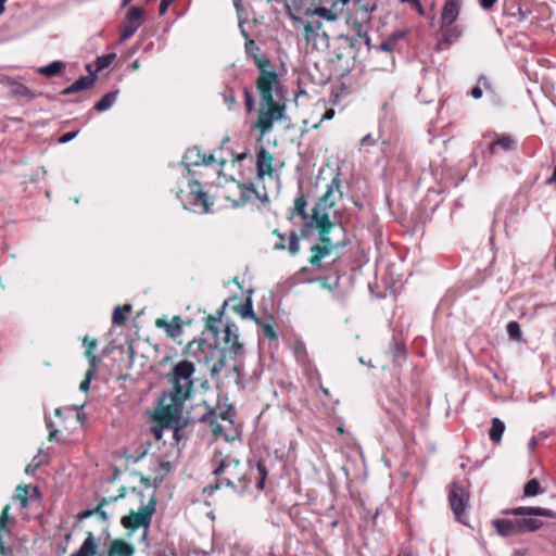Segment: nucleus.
<instances>
[{"mask_svg":"<svg viewBox=\"0 0 556 556\" xmlns=\"http://www.w3.org/2000/svg\"><path fill=\"white\" fill-rule=\"evenodd\" d=\"M155 513V501L151 498L147 505L139 508L138 511H130L129 515L124 516L121 523L124 528L129 530L144 529V535L151 525L152 516Z\"/></svg>","mask_w":556,"mask_h":556,"instance_id":"nucleus-9","label":"nucleus"},{"mask_svg":"<svg viewBox=\"0 0 556 556\" xmlns=\"http://www.w3.org/2000/svg\"><path fill=\"white\" fill-rule=\"evenodd\" d=\"M46 424H47V427L50 429L49 437H48L49 441L55 440V438L59 433V430L53 429V422L51 419L46 418Z\"/></svg>","mask_w":556,"mask_h":556,"instance_id":"nucleus-49","label":"nucleus"},{"mask_svg":"<svg viewBox=\"0 0 556 556\" xmlns=\"http://www.w3.org/2000/svg\"><path fill=\"white\" fill-rule=\"evenodd\" d=\"M123 496H124V494H121L118 496H113V497H104L101 500V502L99 503V505L96 508L81 511L78 514L77 517L79 520H84L91 516H97L103 523H105L108 521V514H106V511H104L102 509L103 506H105L112 502H115L118 497H123Z\"/></svg>","mask_w":556,"mask_h":556,"instance_id":"nucleus-18","label":"nucleus"},{"mask_svg":"<svg viewBox=\"0 0 556 556\" xmlns=\"http://www.w3.org/2000/svg\"><path fill=\"white\" fill-rule=\"evenodd\" d=\"M497 0H480V5L484 10H491Z\"/></svg>","mask_w":556,"mask_h":556,"instance_id":"nucleus-53","label":"nucleus"},{"mask_svg":"<svg viewBox=\"0 0 556 556\" xmlns=\"http://www.w3.org/2000/svg\"><path fill=\"white\" fill-rule=\"evenodd\" d=\"M516 147V141L514 138L509 135H501L497 137L496 140L490 143L489 151L491 154H495L497 151V148L502 149L503 151H510L514 150Z\"/></svg>","mask_w":556,"mask_h":556,"instance_id":"nucleus-24","label":"nucleus"},{"mask_svg":"<svg viewBox=\"0 0 556 556\" xmlns=\"http://www.w3.org/2000/svg\"><path fill=\"white\" fill-rule=\"evenodd\" d=\"M130 311L131 305L129 304H126L124 306H116L112 315V323L117 326L124 325L127 320L125 313H129Z\"/></svg>","mask_w":556,"mask_h":556,"instance_id":"nucleus-34","label":"nucleus"},{"mask_svg":"<svg viewBox=\"0 0 556 556\" xmlns=\"http://www.w3.org/2000/svg\"><path fill=\"white\" fill-rule=\"evenodd\" d=\"M506 329H507V333H508V337L510 340L517 341V342H521L523 340L520 325L517 321H515V320L509 321L507 324Z\"/></svg>","mask_w":556,"mask_h":556,"instance_id":"nucleus-38","label":"nucleus"},{"mask_svg":"<svg viewBox=\"0 0 556 556\" xmlns=\"http://www.w3.org/2000/svg\"><path fill=\"white\" fill-rule=\"evenodd\" d=\"M274 233L279 237V241L274 244L275 250H285L286 243H285V236L278 232V230H274Z\"/></svg>","mask_w":556,"mask_h":556,"instance_id":"nucleus-51","label":"nucleus"},{"mask_svg":"<svg viewBox=\"0 0 556 556\" xmlns=\"http://www.w3.org/2000/svg\"><path fill=\"white\" fill-rule=\"evenodd\" d=\"M98 545L92 532H87V536L80 547L71 556H94L97 554Z\"/></svg>","mask_w":556,"mask_h":556,"instance_id":"nucleus-23","label":"nucleus"},{"mask_svg":"<svg viewBox=\"0 0 556 556\" xmlns=\"http://www.w3.org/2000/svg\"><path fill=\"white\" fill-rule=\"evenodd\" d=\"M240 29H241V34H242V36L248 40V39H249V34H248V31L243 28L242 23H240Z\"/></svg>","mask_w":556,"mask_h":556,"instance_id":"nucleus-62","label":"nucleus"},{"mask_svg":"<svg viewBox=\"0 0 556 556\" xmlns=\"http://www.w3.org/2000/svg\"><path fill=\"white\" fill-rule=\"evenodd\" d=\"M64 68V63L61 61H53L52 63L41 66L38 68V73L47 77H53L59 75Z\"/></svg>","mask_w":556,"mask_h":556,"instance_id":"nucleus-32","label":"nucleus"},{"mask_svg":"<svg viewBox=\"0 0 556 556\" xmlns=\"http://www.w3.org/2000/svg\"><path fill=\"white\" fill-rule=\"evenodd\" d=\"M184 354L199 363L211 365V378L216 382L223 369L227 367V359L230 358L227 349H219L202 338L190 341L184 349Z\"/></svg>","mask_w":556,"mask_h":556,"instance_id":"nucleus-4","label":"nucleus"},{"mask_svg":"<svg viewBox=\"0 0 556 556\" xmlns=\"http://www.w3.org/2000/svg\"><path fill=\"white\" fill-rule=\"evenodd\" d=\"M341 197L342 193L339 190L338 179L334 178L331 184L328 185L327 191L318 199L311 215L306 214V201L304 198H298L294 202L293 211L294 214L302 217L305 222L302 227V235L307 236L311 228H316L319 230L320 240L331 243L328 235L331 229L334 228V224L330 223L328 210H330L336 204V200Z\"/></svg>","mask_w":556,"mask_h":556,"instance_id":"nucleus-3","label":"nucleus"},{"mask_svg":"<svg viewBox=\"0 0 556 556\" xmlns=\"http://www.w3.org/2000/svg\"><path fill=\"white\" fill-rule=\"evenodd\" d=\"M286 11L288 16L293 22L294 28L302 29L303 37L305 38L306 42L309 43L315 41V39L319 36L323 23L319 20L313 17H305L303 15V11L300 7H298L296 2L287 4Z\"/></svg>","mask_w":556,"mask_h":556,"instance_id":"nucleus-6","label":"nucleus"},{"mask_svg":"<svg viewBox=\"0 0 556 556\" xmlns=\"http://www.w3.org/2000/svg\"><path fill=\"white\" fill-rule=\"evenodd\" d=\"M376 9V4H362L361 0L354 3L353 15L350 20H353V29L359 37H364L366 42L369 45V37H367V25L371 18V12Z\"/></svg>","mask_w":556,"mask_h":556,"instance_id":"nucleus-12","label":"nucleus"},{"mask_svg":"<svg viewBox=\"0 0 556 556\" xmlns=\"http://www.w3.org/2000/svg\"><path fill=\"white\" fill-rule=\"evenodd\" d=\"M288 250L291 255H295L300 251L299 236L295 231L290 233Z\"/></svg>","mask_w":556,"mask_h":556,"instance_id":"nucleus-43","label":"nucleus"},{"mask_svg":"<svg viewBox=\"0 0 556 556\" xmlns=\"http://www.w3.org/2000/svg\"><path fill=\"white\" fill-rule=\"evenodd\" d=\"M518 521H519L520 533H523L526 531L533 532L543 527V521H541L540 519H536V518H522V519H518Z\"/></svg>","mask_w":556,"mask_h":556,"instance_id":"nucleus-31","label":"nucleus"},{"mask_svg":"<svg viewBox=\"0 0 556 556\" xmlns=\"http://www.w3.org/2000/svg\"><path fill=\"white\" fill-rule=\"evenodd\" d=\"M441 29L443 31L444 41L450 43L456 41L462 35V31L457 26L451 25Z\"/></svg>","mask_w":556,"mask_h":556,"instance_id":"nucleus-40","label":"nucleus"},{"mask_svg":"<svg viewBox=\"0 0 556 556\" xmlns=\"http://www.w3.org/2000/svg\"><path fill=\"white\" fill-rule=\"evenodd\" d=\"M10 505L4 506L0 515V549L2 553L5 551L2 538L4 534H9L8 523L10 521Z\"/></svg>","mask_w":556,"mask_h":556,"instance_id":"nucleus-29","label":"nucleus"},{"mask_svg":"<svg viewBox=\"0 0 556 556\" xmlns=\"http://www.w3.org/2000/svg\"><path fill=\"white\" fill-rule=\"evenodd\" d=\"M374 143L375 139L370 135H367L362 139V146H371Z\"/></svg>","mask_w":556,"mask_h":556,"instance_id":"nucleus-58","label":"nucleus"},{"mask_svg":"<svg viewBox=\"0 0 556 556\" xmlns=\"http://www.w3.org/2000/svg\"><path fill=\"white\" fill-rule=\"evenodd\" d=\"M224 100L227 105L231 109L236 104V96L232 90L226 91L224 93Z\"/></svg>","mask_w":556,"mask_h":556,"instance_id":"nucleus-48","label":"nucleus"},{"mask_svg":"<svg viewBox=\"0 0 556 556\" xmlns=\"http://www.w3.org/2000/svg\"><path fill=\"white\" fill-rule=\"evenodd\" d=\"M135 546L122 539H114L111 541L108 556H134Z\"/></svg>","mask_w":556,"mask_h":556,"instance_id":"nucleus-20","label":"nucleus"},{"mask_svg":"<svg viewBox=\"0 0 556 556\" xmlns=\"http://www.w3.org/2000/svg\"><path fill=\"white\" fill-rule=\"evenodd\" d=\"M84 345L86 346L85 355L89 362V366L91 367H98L99 358L93 354V351L96 350L98 342L96 339H90L89 337H85L83 340Z\"/></svg>","mask_w":556,"mask_h":556,"instance_id":"nucleus-28","label":"nucleus"},{"mask_svg":"<svg viewBox=\"0 0 556 556\" xmlns=\"http://www.w3.org/2000/svg\"><path fill=\"white\" fill-rule=\"evenodd\" d=\"M237 311L239 312V314L242 316V318H251L253 319L256 324H261V318H258L254 311H253V306H252V303L250 300H248L244 304H242L239 308H237Z\"/></svg>","mask_w":556,"mask_h":556,"instance_id":"nucleus-37","label":"nucleus"},{"mask_svg":"<svg viewBox=\"0 0 556 556\" xmlns=\"http://www.w3.org/2000/svg\"><path fill=\"white\" fill-rule=\"evenodd\" d=\"M155 326L157 328H162L166 330V333L170 338H177L182 332V327L180 325V317L175 316L170 321L164 319V318H157L155 320Z\"/></svg>","mask_w":556,"mask_h":556,"instance_id":"nucleus-21","label":"nucleus"},{"mask_svg":"<svg viewBox=\"0 0 556 556\" xmlns=\"http://www.w3.org/2000/svg\"><path fill=\"white\" fill-rule=\"evenodd\" d=\"M536 445H538V440H536L535 438H532V439L529 441V443H528L529 450H530L531 452H533V451L535 450Z\"/></svg>","mask_w":556,"mask_h":556,"instance_id":"nucleus-60","label":"nucleus"},{"mask_svg":"<svg viewBox=\"0 0 556 556\" xmlns=\"http://www.w3.org/2000/svg\"><path fill=\"white\" fill-rule=\"evenodd\" d=\"M448 502L456 520L466 525L469 492L460 482H453L451 484Z\"/></svg>","mask_w":556,"mask_h":556,"instance_id":"nucleus-10","label":"nucleus"},{"mask_svg":"<svg viewBox=\"0 0 556 556\" xmlns=\"http://www.w3.org/2000/svg\"><path fill=\"white\" fill-rule=\"evenodd\" d=\"M190 191L187 195V205L194 213L205 214L210 212L213 204L210 202L207 193L201 190V185L198 180L189 184Z\"/></svg>","mask_w":556,"mask_h":556,"instance_id":"nucleus-13","label":"nucleus"},{"mask_svg":"<svg viewBox=\"0 0 556 556\" xmlns=\"http://www.w3.org/2000/svg\"><path fill=\"white\" fill-rule=\"evenodd\" d=\"M393 48H394V41H392V40L382 42L380 45V49L383 51L390 52V51H392Z\"/></svg>","mask_w":556,"mask_h":556,"instance_id":"nucleus-55","label":"nucleus"},{"mask_svg":"<svg viewBox=\"0 0 556 556\" xmlns=\"http://www.w3.org/2000/svg\"><path fill=\"white\" fill-rule=\"evenodd\" d=\"M97 370V367L89 366L88 370L86 371L85 379L81 381L79 389L83 392H88L90 388V381Z\"/></svg>","mask_w":556,"mask_h":556,"instance_id":"nucleus-42","label":"nucleus"},{"mask_svg":"<svg viewBox=\"0 0 556 556\" xmlns=\"http://www.w3.org/2000/svg\"><path fill=\"white\" fill-rule=\"evenodd\" d=\"M117 94L118 91L108 92L94 104V110L98 112H104L109 110L115 103Z\"/></svg>","mask_w":556,"mask_h":556,"instance_id":"nucleus-30","label":"nucleus"},{"mask_svg":"<svg viewBox=\"0 0 556 556\" xmlns=\"http://www.w3.org/2000/svg\"><path fill=\"white\" fill-rule=\"evenodd\" d=\"M470 94L472 96V98L475 99H480L482 97V88L477 85L475 86L472 89H471V92Z\"/></svg>","mask_w":556,"mask_h":556,"instance_id":"nucleus-54","label":"nucleus"},{"mask_svg":"<svg viewBox=\"0 0 556 556\" xmlns=\"http://www.w3.org/2000/svg\"><path fill=\"white\" fill-rule=\"evenodd\" d=\"M223 349H227L230 359L233 364L226 374V378L232 379L236 384H240L242 380L241 366L237 364L236 358L243 353V344L239 341L238 327L235 324H227L224 329Z\"/></svg>","mask_w":556,"mask_h":556,"instance_id":"nucleus-5","label":"nucleus"},{"mask_svg":"<svg viewBox=\"0 0 556 556\" xmlns=\"http://www.w3.org/2000/svg\"><path fill=\"white\" fill-rule=\"evenodd\" d=\"M244 49H245V52L249 55H251L254 59L255 63L257 64V60H261V59L257 55L260 48L256 45V42L253 39H248L244 43Z\"/></svg>","mask_w":556,"mask_h":556,"instance_id":"nucleus-41","label":"nucleus"},{"mask_svg":"<svg viewBox=\"0 0 556 556\" xmlns=\"http://www.w3.org/2000/svg\"><path fill=\"white\" fill-rule=\"evenodd\" d=\"M365 261H367V260H366V254H365L364 249H363V250H362L361 257H359V260H358V266H361V264H362L363 262H365Z\"/></svg>","mask_w":556,"mask_h":556,"instance_id":"nucleus-63","label":"nucleus"},{"mask_svg":"<svg viewBox=\"0 0 556 556\" xmlns=\"http://www.w3.org/2000/svg\"><path fill=\"white\" fill-rule=\"evenodd\" d=\"M233 7L238 15H241V13L243 12L242 0H233Z\"/></svg>","mask_w":556,"mask_h":556,"instance_id":"nucleus-57","label":"nucleus"},{"mask_svg":"<svg viewBox=\"0 0 556 556\" xmlns=\"http://www.w3.org/2000/svg\"><path fill=\"white\" fill-rule=\"evenodd\" d=\"M244 101L249 112L254 108V99L249 87L243 88Z\"/></svg>","mask_w":556,"mask_h":556,"instance_id":"nucleus-44","label":"nucleus"},{"mask_svg":"<svg viewBox=\"0 0 556 556\" xmlns=\"http://www.w3.org/2000/svg\"><path fill=\"white\" fill-rule=\"evenodd\" d=\"M141 482L148 488L150 486V479L149 478H141Z\"/></svg>","mask_w":556,"mask_h":556,"instance_id":"nucleus-64","label":"nucleus"},{"mask_svg":"<svg viewBox=\"0 0 556 556\" xmlns=\"http://www.w3.org/2000/svg\"><path fill=\"white\" fill-rule=\"evenodd\" d=\"M542 493L541 484L536 479L529 480L523 486V496H535Z\"/></svg>","mask_w":556,"mask_h":556,"instance_id":"nucleus-39","label":"nucleus"},{"mask_svg":"<svg viewBox=\"0 0 556 556\" xmlns=\"http://www.w3.org/2000/svg\"><path fill=\"white\" fill-rule=\"evenodd\" d=\"M152 433H153V435H154V438L156 440H161L162 439V434H163L162 427H153L152 428Z\"/></svg>","mask_w":556,"mask_h":556,"instance_id":"nucleus-56","label":"nucleus"},{"mask_svg":"<svg viewBox=\"0 0 556 556\" xmlns=\"http://www.w3.org/2000/svg\"><path fill=\"white\" fill-rule=\"evenodd\" d=\"M11 92L16 97L27 98L29 100L38 97L37 93H35L33 90H30L28 87L21 83L12 84Z\"/></svg>","mask_w":556,"mask_h":556,"instance_id":"nucleus-35","label":"nucleus"},{"mask_svg":"<svg viewBox=\"0 0 556 556\" xmlns=\"http://www.w3.org/2000/svg\"><path fill=\"white\" fill-rule=\"evenodd\" d=\"M390 352L392 354L393 361L396 364H401V362L406 359L407 351L405 346V342L402 340L393 339L390 343Z\"/></svg>","mask_w":556,"mask_h":556,"instance_id":"nucleus-25","label":"nucleus"},{"mask_svg":"<svg viewBox=\"0 0 556 556\" xmlns=\"http://www.w3.org/2000/svg\"><path fill=\"white\" fill-rule=\"evenodd\" d=\"M312 255L308 260V262L313 266H318L320 264V261L330 252V249L328 247H321V245H314L311 249Z\"/></svg>","mask_w":556,"mask_h":556,"instance_id":"nucleus-33","label":"nucleus"},{"mask_svg":"<svg viewBox=\"0 0 556 556\" xmlns=\"http://www.w3.org/2000/svg\"><path fill=\"white\" fill-rule=\"evenodd\" d=\"M492 526L502 536H510L520 533L519 521L510 519H494Z\"/></svg>","mask_w":556,"mask_h":556,"instance_id":"nucleus-19","label":"nucleus"},{"mask_svg":"<svg viewBox=\"0 0 556 556\" xmlns=\"http://www.w3.org/2000/svg\"><path fill=\"white\" fill-rule=\"evenodd\" d=\"M481 88H483L484 90L486 91H493V85L492 83L490 81V79L484 76V75H481L479 78H478V84Z\"/></svg>","mask_w":556,"mask_h":556,"instance_id":"nucleus-47","label":"nucleus"},{"mask_svg":"<svg viewBox=\"0 0 556 556\" xmlns=\"http://www.w3.org/2000/svg\"><path fill=\"white\" fill-rule=\"evenodd\" d=\"M173 1L174 0H162L160 3V14H165Z\"/></svg>","mask_w":556,"mask_h":556,"instance_id":"nucleus-52","label":"nucleus"},{"mask_svg":"<svg viewBox=\"0 0 556 556\" xmlns=\"http://www.w3.org/2000/svg\"><path fill=\"white\" fill-rule=\"evenodd\" d=\"M215 484L204 488V492L212 493L223 486L232 489L236 492H244L252 480L256 488L263 490L268 471L265 464L261 460L249 470L236 457L231 455L223 456L222 453H215L211 459Z\"/></svg>","mask_w":556,"mask_h":556,"instance_id":"nucleus-1","label":"nucleus"},{"mask_svg":"<svg viewBox=\"0 0 556 556\" xmlns=\"http://www.w3.org/2000/svg\"><path fill=\"white\" fill-rule=\"evenodd\" d=\"M413 8L415 10H417L420 15L424 14V7H422L420 0H417Z\"/></svg>","mask_w":556,"mask_h":556,"instance_id":"nucleus-59","label":"nucleus"},{"mask_svg":"<svg viewBox=\"0 0 556 556\" xmlns=\"http://www.w3.org/2000/svg\"><path fill=\"white\" fill-rule=\"evenodd\" d=\"M502 514L511 515V516H540V517L556 519V511H554L549 508L538 507V506H520V507L509 508V509L503 510Z\"/></svg>","mask_w":556,"mask_h":556,"instance_id":"nucleus-16","label":"nucleus"},{"mask_svg":"<svg viewBox=\"0 0 556 556\" xmlns=\"http://www.w3.org/2000/svg\"><path fill=\"white\" fill-rule=\"evenodd\" d=\"M285 110L286 105L277 101L261 102L258 118L255 123L261 136H265L271 130L274 123L283 117Z\"/></svg>","mask_w":556,"mask_h":556,"instance_id":"nucleus-8","label":"nucleus"},{"mask_svg":"<svg viewBox=\"0 0 556 556\" xmlns=\"http://www.w3.org/2000/svg\"><path fill=\"white\" fill-rule=\"evenodd\" d=\"M463 0H445L441 12V28L451 26L458 18Z\"/></svg>","mask_w":556,"mask_h":556,"instance_id":"nucleus-17","label":"nucleus"},{"mask_svg":"<svg viewBox=\"0 0 556 556\" xmlns=\"http://www.w3.org/2000/svg\"><path fill=\"white\" fill-rule=\"evenodd\" d=\"M303 15L305 17H313L315 18V16H318V17H321V18H325L327 21H336L337 20V14L333 13L331 10L329 9H326V8H315V9H305L303 10Z\"/></svg>","mask_w":556,"mask_h":556,"instance_id":"nucleus-27","label":"nucleus"},{"mask_svg":"<svg viewBox=\"0 0 556 556\" xmlns=\"http://www.w3.org/2000/svg\"><path fill=\"white\" fill-rule=\"evenodd\" d=\"M146 12L141 7H131L123 22L119 25V41L125 42L130 39L134 34L144 22Z\"/></svg>","mask_w":556,"mask_h":556,"instance_id":"nucleus-11","label":"nucleus"},{"mask_svg":"<svg viewBox=\"0 0 556 556\" xmlns=\"http://www.w3.org/2000/svg\"><path fill=\"white\" fill-rule=\"evenodd\" d=\"M38 466H39V464H37V465H35V466H33V465H30V464H29V465H27V467H26V469H25V472H26L27 475L33 473V472L36 470V468H37Z\"/></svg>","mask_w":556,"mask_h":556,"instance_id":"nucleus-61","label":"nucleus"},{"mask_svg":"<svg viewBox=\"0 0 556 556\" xmlns=\"http://www.w3.org/2000/svg\"><path fill=\"white\" fill-rule=\"evenodd\" d=\"M78 131H68V132H65L63 134L60 139H59V142L60 143H67L70 142L71 140H73L76 136H77Z\"/></svg>","mask_w":556,"mask_h":556,"instance_id":"nucleus-50","label":"nucleus"},{"mask_svg":"<svg viewBox=\"0 0 556 556\" xmlns=\"http://www.w3.org/2000/svg\"><path fill=\"white\" fill-rule=\"evenodd\" d=\"M195 372L194 364L188 359L177 362L167 374L170 389L160 399L157 417L162 421H177L182 413L185 402L193 392Z\"/></svg>","mask_w":556,"mask_h":556,"instance_id":"nucleus-2","label":"nucleus"},{"mask_svg":"<svg viewBox=\"0 0 556 556\" xmlns=\"http://www.w3.org/2000/svg\"><path fill=\"white\" fill-rule=\"evenodd\" d=\"M94 81L96 77L93 75L81 76L71 86L63 89L61 93L64 96H70L83 90H87L93 86Z\"/></svg>","mask_w":556,"mask_h":556,"instance_id":"nucleus-22","label":"nucleus"},{"mask_svg":"<svg viewBox=\"0 0 556 556\" xmlns=\"http://www.w3.org/2000/svg\"><path fill=\"white\" fill-rule=\"evenodd\" d=\"M274 155L265 148L261 147L256 154V174L257 178H264L268 176L274 177Z\"/></svg>","mask_w":556,"mask_h":556,"instance_id":"nucleus-15","label":"nucleus"},{"mask_svg":"<svg viewBox=\"0 0 556 556\" xmlns=\"http://www.w3.org/2000/svg\"><path fill=\"white\" fill-rule=\"evenodd\" d=\"M115 58V54H109L98 58L97 60V66L98 70H102L110 65L111 61Z\"/></svg>","mask_w":556,"mask_h":556,"instance_id":"nucleus-46","label":"nucleus"},{"mask_svg":"<svg viewBox=\"0 0 556 556\" xmlns=\"http://www.w3.org/2000/svg\"><path fill=\"white\" fill-rule=\"evenodd\" d=\"M505 428V424L500 418L494 417L492 419V425L489 430V438L494 444L501 443Z\"/></svg>","mask_w":556,"mask_h":556,"instance_id":"nucleus-26","label":"nucleus"},{"mask_svg":"<svg viewBox=\"0 0 556 556\" xmlns=\"http://www.w3.org/2000/svg\"><path fill=\"white\" fill-rule=\"evenodd\" d=\"M28 485H18L15 490L13 500L18 501L22 508H26L28 505Z\"/></svg>","mask_w":556,"mask_h":556,"instance_id":"nucleus-36","label":"nucleus"},{"mask_svg":"<svg viewBox=\"0 0 556 556\" xmlns=\"http://www.w3.org/2000/svg\"><path fill=\"white\" fill-rule=\"evenodd\" d=\"M219 162L223 167L226 163L224 159H217L215 153L202 154L198 147L187 150L184 155L182 163L189 168L190 166L212 165Z\"/></svg>","mask_w":556,"mask_h":556,"instance_id":"nucleus-14","label":"nucleus"},{"mask_svg":"<svg viewBox=\"0 0 556 556\" xmlns=\"http://www.w3.org/2000/svg\"><path fill=\"white\" fill-rule=\"evenodd\" d=\"M270 66L269 60H257L260 76L256 80V88L261 94V102L275 101L274 94L279 91L278 75L274 71H267Z\"/></svg>","mask_w":556,"mask_h":556,"instance_id":"nucleus-7","label":"nucleus"},{"mask_svg":"<svg viewBox=\"0 0 556 556\" xmlns=\"http://www.w3.org/2000/svg\"><path fill=\"white\" fill-rule=\"evenodd\" d=\"M260 325L263 327L264 334L267 339L275 340L277 338V333L271 325L264 324L262 320Z\"/></svg>","mask_w":556,"mask_h":556,"instance_id":"nucleus-45","label":"nucleus"}]
</instances>
